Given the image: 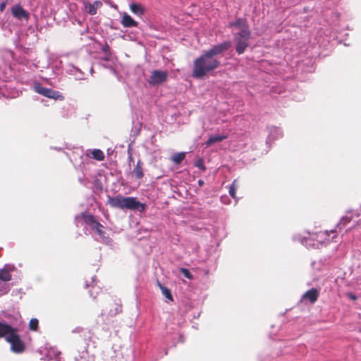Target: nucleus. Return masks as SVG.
<instances>
[{"label":"nucleus","mask_w":361,"mask_h":361,"mask_svg":"<svg viewBox=\"0 0 361 361\" xmlns=\"http://www.w3.org/2000/svg\"><path fill=\"white\" fill-rule=\"evenodd\" d=\"M231 47V42L226 41L203 51L194 61L192 76L201 78L217 68L220 66V61L216 56L227 51Z\"/></svg>","instance_id":"f257e3e1"},{"label":"nucleus","mask_w":361,"mask_h":361,"mask_svg":"<svg viewBox=\"0 0 361 361\" xmlns=\"http://www.w3.org/2000/svg\"><path fill=\"white\" fill-rule=\"evenodd\" d=\"M229 26L234 27L238 30L234 34L235 50L238 54H242L248 47L250 39L251 33L248 25L245 20L239 18L234 22H231Z\"/></svg>","instance_id":"f03ea898"},{"label":"nucleus","mask_w":361,"mask_h":361,"mask_svg":"<svg viewBox=\"0 0 361 361\" xmlns=\"http://www.w3.org/2000/svg\"><path fill=\"white\" fill-rule=\"evenodd\" d=\"M108 204L114 208L121 209L138 210L142 212L145 209V205L133 197H123L117 195L108 197Z\"/></svg>","instance_id":"7ed1b4c3"},{"label":"nucleus","mask_w":361,"mask_h":361,"mask_svg":"<svg viewBox=\"0 0 361 361\" xmlns=\"http://www.w3.org/2000/svg\"><path fill=\"white\" fill-rule=\"evenodd\" d=\"M337 234L335 230L319 231L318 233L309 234L308 237H304L301 240V243L307 247L312 246L318 248L319 245H322L323 243L334 240Z\"/></svg>","instance_id":"20e7f679"},{"label":"nucleus","mask_w":361,"mask_h":361,"mask_svg":"<svg viewBox=\"0 0 361 361\" xmlns=\"http://www.w3.org/2000/svg\"><path fill=\"white\" fill-rule=\"evenodd\" d=\"M82 218L85 224L89 225L92 230L97 232L103 242L108 243L110 241L109 237L106 236L105 232L102 231L103 226L95 220L92 215L82 214Z\"/></svg>","instance_id":"39448f33"},{"label":"nucleus","mask_w":361,"mask_h":361,"mask_svg":"<svg viewBox=\"0 0 361 361\" xmlns=\"http://www.w3.org/2000/svg\"><path fill=\"white\" fill-rule=\"evenodd\" d=\"M34 90L36 92L50 99H62L63 96L57 91L50 88L43 87L39 83H36L34 85Z\"/></svg>","instance_id":"423d86ee"},{"label":"nucleus","mask_w":361,"mask_h":361,"mask_svg":"<svg viewBox=\"0 0 361 361\" xmlns=\"http://www.w3.org/2000/svg\"><path fill=\"white\" fill-rule=\"evenodd\" d=\"M12 276L5 268L0 269V296L6 294L10 289L8 282L11 280Z\"/></svg>","instance_id":"0eeeda50"},{"label":"nucleus","mask_w":361,"mask_h":361,"mask_svg":"<svg viewBox=\"0 0 361 361\" xmlns=\"http://www.w3.org/2000/svg\"><path fill=\"white\" fill-rule=\"evenodd\" d=\"M7 342L11 344V349L14 353H20L25 350V344L20 339L17 331H16L13 334L8 336L7 338Z\"/></svg>","instance_id":"6e6552de"},{"label":"nucleus","mask_w":361,"mask_h":361,"mask_svg":"<svg viewBox=\"0 0 361 361\" xmlns=\"http://www.w3.org/2000/svg\"><path fill=\"white\" fill-rule=\"evenodd\" d=\"M168 78V73L166 71L154 70L152 71L148 79L149 85L155 86L164 82Z\"/></svg>","instance_id":"1a4fd4ad"},{"label":"nucleus","mask_w":361,"mask_h":361,"mask_svg":"<svg viewBox=\"0 0 361 361\" xmlns=\"http://www.w3.org/2000/svg\"><path fill=\"white\" fill-rule=\"evenodd\" d=\"M11 13L14 18L19 20H28L30 18V13L20 4H16L11 8Z\"/></svg>","instance_id":"9d476101"},{"label":"nucleus","mask_w":361,"mask_h":361,"mask_svg":"<svg viewBox=\"0 0 361 361\" xmlns=\"http://www.w3.org/2000/svg\"><path fill=\"white\" fill-rule=\"evenodd\" d=\"M17 330L13 328L5 322H0V337H5L7 341V338L11 334H13Z\"/></svg>","instance_id":"9b49d317"},{"label":"nucleus","mask_w":361,"mask_h":361,"mask_svg":"<svg viewBox=\"0 0 361 361\" xmlns=\"http://www.w3.org/2000/svg\"><path fill=\"white\" fill-rule=\"evenodd\" d=\"M103 4L100 1H95L92 4L89 2H85L84 6L86 11L90 15H95L97 13V9L102 6Z\"/></svg>","instance_id":"f8f14e48"},{"label":"nucleus","mask_w":361,"mask_h":361,"mask_svg":"<svg viewBox=\"0 0 361 361\" xmlns=\"http://www.w3.org/2000/svg\"><path fill=\"white\" fill-rule=\"evenodd\" d=\"M319 293L317 289L312 288L302 295V300H308L311 303H314L318 298Z\"/></svg>","instance_id":"ddd939ff"},{"label":"nucleus","mask_w":361,"mask_h":361,"mask_svg":"<svg viewBox=\"0 0 361 361\" xmlns=\"http://www.w3.org/2000/svg\"><path fill=\"white\" fill-rule=\"evenodd\" d=\"M121 24L125 27H136L137 23L127 13H124L122 16Z\"/></svg>","instance_id":"4468645a"},{"label":"nucleus","mask_w":361,"mask_h":361,"mask_svg":"<svg viewBox=\"0 0 361 361\" xmlns=\"http://www.w3.org/2000/svg\"><path fill=\"white\" fill-rule=\"evenodd\" d=\"M228 137L227 135H212L209 137V139L205 142L206 147H209L212 146L214 143L220 142Z\"/></svg>","instance_id":"2eb2a0df"},{"label":"nucleus","mask_w":361,"mask_h":361,"mask_svg":"<svg viewBox=\"0 0 361 361\" xmlns=\"http://www.w3.org/2000/svg\"><path fill=\"white\" fill-rule=\"evenodd\" d=\"M130 11L137 16H142L145 13V8L140 4L132 3L130 5Z\"/></svg>","instance_id":"dca6fc26"},{"label":"nucleus","mask_w":361,"mask_h":361,"mask_svg":"<svg viewBox=\"0 0 361 361\" xmlns=\"http://www.w3.org/2000/svg\"><path fill=\"white\" fill-rule=\"evenodd\" d=\"M185 157V152H179L176 153L174 155L172 156L171 160L175 164H180Z\"/></svg>","instance_id":"f3484780"},{"label":"nucleus","mask_w":361,"mask_h":361,"mask_svg":"<svg viewBox=\"0 0 361 361\" xmlns=\"http://www.w3.org/2000/svg\"><path fill=\"white\" fill-rule=\"evenodd\" d=\"M133 173L137 178H141L143 176L142 168L140 165V161H137Z\"/></svg>","instance_id":"a211bd4d"},{"label":"nucleus","mask_w":361,"mask_h":361,"mask_svg":"<svg viewBox=\"0 0 361 361\" xmlns=\"http://www.w3.org/2000/svg\"><path fill=\"white\" fill-rule=\"evenodd\" d=\"M92 156L94 159L102 161L104 159V153L100 149H94L91 152Z\"/></svg>","instance_id":"6ab92c4d"},{"label":"nucleus","mask_w":361,"mask_h":361,"mask_svg":"<svg viewBox=\"0 0 361 361\" xmlns=\"http://www.w3.org/2000/svg\"><path fill=\"white\" fill-rule=\"evenodd\" d=\"M158 285L160 288V289L161 290V293L166 298H168L169 300H173V298H172V295L171 294V292L169 290V289H168L167 288L163 286L161 283H158Z\"/></svg>","instance_id":"aec40b11"},{"label":"nucleus","mask_w":361,"mask_h":361,"mask_svg":"<svg viewBox=\"0 0 361 361\" xmlns=\"http://www.w3.org/2000/svg\"><path fill=\"white\" fill-rule=\"evenodd\" d=\"M281 135L280 130L276 127H271L270 128V134L269 138L276 139Z\"/></svg>","instance_id":"412c9836"},{"label":"nucleus","mask_w":361,"mask_h":361,"mask_svg":"<svg viewBox=\"0 0 361 361\" xmlns=\"http://www.w3.org/2000/svg\"><path fill=\"white\" fill-rule=\"evenodd\" d=\"M236 183H237V180H235L229 188V194L233 198H235V191L237 189Z\"/></svg>","instance_id":"4be33fe9"},{"label":"nucleus","mask_w":361,"mask_h":361,"mask_svg":"<svg viewBox=\"0 0 361 361\" xmlns=\"http://www.w3.org/2000/svg\"><path fill=\"white\" fill-rule=\"evenodd\" d=\"M29 326L31 330H37L38 326V320L37 319H32L30 321Z\"/></svg>","instance_id":"5701e85b"},{"label":"nucleus","mask_w":361,"mask_h":361,"mask_svg":"<svg viewBox=\"0 0 361 361\" xmlns=\"http://www.w3.org/2000/svg\"><path fill=\"white\" fill-rule=\"evenodd\" d=\"M116 305V308L114 310H111L109 312V314L111 315V316H114V315H116L118 312H121V307L120 305H118V304H115Z\"/></svg>","instance_id":"b1692460"},{"label":"nucleus","mask_w":361,"mask_h":361,"mask_svg":"<svg viewBox=\"0 0 361 361\" xmlns=\"http://www.w3.org/2000/svg\"><path fill=\"white\" fill-rule=\"evenodd\" d=\"M180 271L184 275L185 277H186L188 279H192V275L188 269H185V268H181Z\"/></svg>","instance_id":"393cba45"},{"label":"nucleus","mask_w":361,"mask_h":361,"mask_svg":"<svg viewBox=\"0 0 361 361\" xmlns=\"http://www.w3.org/2000/svg\"><path fill=\"white\" fill-rule=\"evenodd\" d=\"M195 166L197 167H198L199 169H202V170H205L206 168L204 165V163H203V161L202 159H199L196 163H195Z\"/></svg>","instance_id":"a878e982"},{"label":"nucleus","mask_w":361,"mask_h":361,"mask_svg":"<svg viewBox=\"0 0 361 361\" xmlns=\"http://www.w3.org/2000/svg\"><path fill=\"white\" fill-rule=\"evenodd\" d=\"M345 295L350 300H357V296L354 293H347L345 294Z\"/></svg>","instance_id":"bb28decb"},{"label":"nucleus","mask_w":361,"mask_h":361,"mask_svg":"<svg viewBox=\"0 0 361 361\" xmlns=\"http://www.w3.org/2000/svg\"><path fill=\"white\" fill-rule=\"evenodd\" d=\"M6 4H7V0L1 3V4H0V11L1 12L4 11L6 6Z\"/></svg>","instance_id":"cd10ccee"},{"label":"nucleus","mask_w":361,"mask_h":361,"mask_svg":"<svg viewBox=\"0 0 361 361\" xmlns=\"http://www.w3.org/2000/svg\"><path fill=\"white\" fill-rule=\"evenodd\" d=\"M202 183H203V182H202V180H200V181H199V183H200V185H202Z\"/></svg>","instance_id":"c85d7f7f"}]
</instances>
